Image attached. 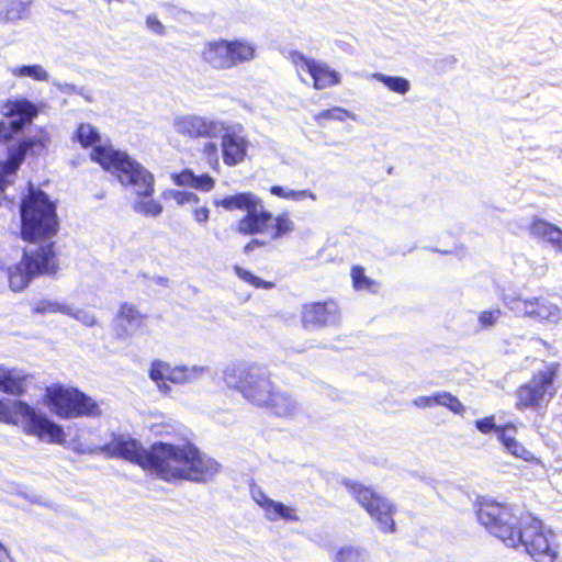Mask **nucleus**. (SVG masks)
Segmentation results:
<instances>
[{
  "label": "nucleus",
  "instance_id": "obj_1",
  "mask_svg": "<svg viewBox=\"0 0 562 562\" xmlns=\"http://www.w3.org/2000/svg\"><path fill=\"white\" fill-rule=\"evenodd\" d=\"M38 108L26 98H11L0 103V114L11 119L0 121V166L7 172H16L26 155L38 156L47 150L50 142L49 133L40 127L34 136L14 139L26 125L38 115Z\"/></svg>",
  "mask_w": 562,
  "mask_h": 562
},
{
  "label": "nucleus",
  "instance_id": "obj_2",
  "mask_svg": "<svg viewBox=\"0 0 562 562\" xmlns=\"http://www.w3.org/2000/svg\"><path fill=\"white\" fill-rule=\"evenodd\" d=\"M225 381L247 402L277 417H291L296 412L295 400L274 384L272 373L266 366L250 363L234 367L225 371Z\"/></svg>",
  "mask_w": 562,
  "mask_h": 562
},
{
  "label": "nucleus",
  "instance_id": "obj_3",
  "mask_svg": "<svg viewBox=\"0 0 562 562\" xmlns=\"http://www.w3.org/2000/svg\"><path fill=\"white\" fill-rule=\"evenodd\" d=\"M89 157L104 171L114 175L121 184L133 188L137 196L133 204L135 212L150 217L162 213V205L151 199L155 192L154 175L142 164L133 160L126 151L114 149L112 146H98L90 151Z\"/></svg>",
  "mask_w": 562,
  "mask_h": 562
},
{
  "label": "nucleus",
  "instance_id": "obj_4",
  "mask_svg": "<svg viewBox=\"0 0 562 562\" xmlns=\"http://www.w3.org/2000/svg\"><path fill=\"white\" fill-rule=\"evenodd\" d=\"M220 464L206 457L193 442L182 445L156 442L153 474L167 483L189 481L204 483L218 472Z\"/></svg>",
  "mask_w": 562,
  "mask_h": 562
},
{
  "label": "nucleus",
  "instance_id": "obj_5",
  "mask_svg": "<svg viewBox=\"0 0 562 562\" xmlns=\"http://www.w3.org/2000/svg\"><path fill=\"white\" fill-rule=\"evenodd\" d=\"M215 206H222L226 211H244L245 214L236 222V232L243 236H256L265 234L270 227V238L280 239L290 235L295 229V223L288 211L277 216L266 209L261 198L252 192H240L226 195L214 202Z\"/></svg>",
  "mask_w": 562,
  "mask_h": 562
},
{
  "label": "nucleus",
  "instance_id": "obj_6",
  "mask_svg": "<svg viewBox=\"0 0 562 562\" xmlns=\"http://www.w3.org/2000/svg\"><path fill=\"white\" fill-rule=\"evenodd\" d=\"M60 228L56 202L40 188L29 184L20 202V235L36 243L52 239Z\"/></svg>",
  "mask_w": 562,
  "mask_h": 562
},
{
  "label": "nucleus",
  "instance_id": "obj_7",
  "mask_svg": "<svg viewBox=\"0 0 562 562\" xmlns=\"http://www.w3.org/2000/svg\"><path fill=\"white\" fill-rule=\"evenodd\" d=\"M60 228L56 202L40 188L29 184L20 202V235L36 243L52 239Z\"/></svg>",
  "mask_w": 562,
  "mask_h": 562
},
{
  "label": "nucleus",
  "instance_id": "obj_8",
  "mask_svg": "<svg viewBox=\"0 0 562 562\" xmlns=\"http://www.w3.org/2000/svg\"><path fill=\"white\" fill-rule=\"evenodd\" d=\"M24 422V432L48 443H63L65 431L63 427L38 413L29 403L18 400L9 402L0 398V422L8 425H18Z\"/></svg>",
  "mask_w": 562,
  "mask_h": 562
},
{
  "label": "nucleus",
  "instance_id": "obj_9",
  "mask_svg": "<svg viewBox=\"0 0 562 562\" xmlns=\"http://www.w3.org/2000/svg\"><path fill=\"white\" fill-rule=\"evenodd\" d=\"M43 403L60 419L99 418L103 414L99 402L92 396L61 383L45 387Z\"/></svg>",
  "mask_w": 562,
  "mask_h": 562
},
{
  "label": "nucleus",
  "instance_id": "obj_10",
  "mask_svg": "<svg viewBox=\"0 0 562 562\" xmlns=\"http://www.w3.org/2000/svg\"><path fill=\"white\" fill-rule=\"evenodd\" d=\"M559 371V362L548 363L543 370L533 373L529 382L517 386L514 392L516 409L543 412L557 395L554 382Z\"/></svg>",
  "mask_w": 562,
  "mask_h": 562
},
{
  "label": "nucleus",
  "instance_id": "obj_11",
  "mask_svg": "<svg viewBox=\"0 0 562 562\" xmlns=\"http://www.w3.org/2000/svg\"><path fill=\"white\" fill-rule=\"evenodd\" d=\"M518 541L508 543L507 547L518 548L522 546L535 562H557V544L548 537L543 522L527 513L519 517V526L514 532Z\"/></svg>",
  "mask_w": 562,
  "mask_h": 562
},
{
  "label": "nucleus",
  "instance_id": "obj_12",
  "mask_svg": "<svg viewBox=\"0 0 562 562\" xmlns=\"http://www.w3.org/2000/svg\"><path fill=\"white\" fill-rule=\"evenodd\" d=\"M342 484L352 498L375 521L381 532L394 533L396 531L394 515L397 509L389 498L357 481L345 480Z\"/></svg>",
  "mask_w": 562,
  "mask_h": 562
},
{
  "label": "nucleus",
  "instance_id": "obj_13",
  "mask_svg": "<svg viewBox=\"0 0 562 562\" xmlns=\"http://www.w3.org/2000/svg\"><path fill=\"white\" fill-rule=\"evenodd\" d=\"M475 515L479 522L506 546L514 543V540L518 541V537L514 532L519 526V519H516L509 506L482 498L475 505Z\"/></svg>",
  "mask_w": 562,
  "mask_h": 562
},
{
  "label": "nucleus",
  "instance_id": "obj_14",
  "mask_svg": "<svg viewBox=\"0 0 562 562\" xmlns=\"http://www.w3.org/2000/svg\"><path fill=\"white\" fill-rule=\"evenodd\" d=\"M101 451L109 458L122 459L138 465L144 471L153 472L156 456V442L148 449L136 439L124 435H112Z\"/></svg>",
  "mask_w": 562,
  "mask_h": 562
},
{
  "label": "nucleus",
  "instance_id": "obj_15",
  "mask_svg": "<svg viewBox=\"0 0 562 562\" xmlns=\"http://www.w3.org/2000/svg\"><path fill=\"white\" fill-rule=\"evenodd\" d=\"M290 59L295 67L301 68L311 76L313 88L316 90L327 89L340 82V74L326 63L308 58L297 50L290 52Z\"/></svg>",
  "mask_w": 562,
  "mask_h": 562
},
{
  "label": "nucleus",
  "instance_id": "obj_16",
  "mask_svg": "<svg viewBox=\"0 0 562 562\" xmlns=\"http://www.w3.org/2000/svg\"><path fill=\"white\" fill-rule=\"evenodd\" d=\"M340 312L334 299L305 303L301 310V323L305 329L323 328L339 319Z\"/></svg>",
  "mask_w": 562,
  "mask_h": 562
},
{
  "label": "nucleus",
  "instance_id": "obj_17",
  "mask_svg": "<svg viewBox=\"0 0 562 562\" xmlns=\"http://www.w3.org/2000/svg\"><path fill=\"white\" fill-rule=\"evenodd\" d=\"M148 376L153 382H155L161 394L168 395L171 393V387L167 382H171L173 384H186L191 382L193 373L187 367H171L168 362L155 359L150 362Z\"/></svg>",
  "mask_w": 562,
  "mask_h": 562
},
{
  "label": "nucleus",
  "instance_id": "obj_18",
  "mask_svg": "<svg viewBox=\"0 0 562 562\" xmlns=\"http://www.w3.org/2000/svg\"><path fill=\"white\" fill-rule=\"evenodd\" d=\"M512 310L516 311L520 317H527L541 324L558 323L561 315L559 306L544 297L515 299Z\"/></svg>",
  "mask_w": 562,
  "mask_h": 562
},
{
  "label": "nucleus",
  "instance_id": "obj_19",
  "mask_svg": "<svg viewBox=\"0 0 562 562\" xmlns=\"http://www.w3.org/2000/svg\"><path fill=\"white\" fill-rule=\"evenodd\" d=\"M22 257L26 260L32 271L38 276H54L59 269L56 243L48 239L35 249L24 251Z\"/></svg>",
  "mask_w": 562,
  "mask_h": 562
},
{
  "label": "nucleus",
  "instance_id": "obj_20",
  "mask_svg": "<svg viewBox=\"0 0 562 562\" xmlns=\"http://www.w3.org/2000/svg\"><path fill=\"white\" fill-rule=\"evenodd\" d=\"M175 130L189 138H213L218 134L217 123L195 114H186L175 120Z\"/></svg>",
  "mask_w": 562,
  "mask_h": 562
},
{
  "label": "nucleus",
  "instance_id": "obj_21",
  "mask_svg": "<svg viewBox=\"0 0 562 562\" xmlns=\"http://www.w3.org/2000/svg\"><path fill=\"white\" fill-rule=\"evenodd\" d=\"M247 138L234 128H227L221 138L223 161L233 167L241 164L248 150Z\"/></svg>",
  "mask_w": 562,
  "mask_h": 562
},
{
  "label": "nucleus",
  "instance_id": "obj_22",
  "mask_svg": "<svg viewBox=\"0 0 562 562\" xmlns=\"http://www.w3.org/2000/svg\"><path fill=\"white\" fill-rule=\"evenodd\" d=\"M147 315L143 314L134 304L123 302L113 321V330L115 337L125 339L131 336L130 327H140Z\"/></svg>",
  "mask_w": 562,
  "mask_h": 562
},
{
  "label": "nucleus",
  "instance_id": "obj_23",
  "mask_svg": "<svg viewBox=\"0 0 562 562\" xmlns=\"http://www.w3.org/2000/svg\"><path fill=\"white\" fill-rule=\"evenodd\" d=\"M506 429H512L514 432H516L517 428L514 424H507L501 426L498 429V440L505 447L506 451L517 459H521L533 467L543 469V461L529 449H527L514 436L506 435Z\"/></svg>",
  "mask_w": 562,
  "mask_h": 562
},
{
  "label": "nucleus",
  "instance_id": "obj_24",
  "mask_svg": "<svg viewBox=\"0 0 562 562\" xmlns=\"http://www.w3.org/2000/svg\"><path fill=\"white\" fill-rule=\"evenodd\" d=\"M29 374L16 367L0 364V392L21 397L26 392Z\"/></svg>",
  "mask_w": 562,
  "mask_h": 562
},
{
  "label": "nucleus",
  "instance_id": "obj_25",
  "mask_svg": "<svg viewBox=\"0 0 562 562\" xmlns=\"http://www.w3.org/2000/svg\"><path fill=\"white\" fill-rule=\"evenodd\" d=\"M202 59L213 69H231L232 63L228 57L226 40H217L205 43L201 53Z\"/></svg>",
  "mask_w": 562,
  "mask_h": 562
},
{
  "label": "nucleus",
  "instance_id": "obj_26",
  "mask_svg": "<svg viewBox=\"0 0 562 562\" xmlns=\"http://www.w3.org/2000/svg\"><path fill=\"white\" fill-rule=\"evenodd\" d=\"M7 276L9 286L13 292L24 291L32 280L36 278L35 273L23 257H21L16 263L8 267Z\"/></svg>",
  "mask_w": 562,
  "mask_h": 562
},
{
  "label": "nucleus",
  "instance_id": "obj_27",
  "mask_svg": "<svg viewBox=\"0 0 562 562\" xmlns=\"http://www.w3.org/2000/svg\"><path fill=\"white\" fill-rule=\"evenodd\" d=\"M528 231L532 237L546 240L552 246L560 241L559 237L562 233L560 227L539 217L531 220Z\"/></svg>",
  "mask_w": 562,
  "mask_h": 562
},
{
  "label": "nucleus",
  "instance_id": "obj_28",
  "mask_svg": "<svg viewBox=\"0 0 562 562\" xmlns=\"http://www.w3.org/2000/svg\"><path fill=\"white\" fill-rule=\"evenodd\" d=\"M226 46L228 50V57L232 63V68L239 64L250 61L255 58L256 48L249 42L239 40H226Z\"/></svg>",
  "mask_w": 562,
  "mask_h": 562
},
{
  "label": "nucleus",
  "instance_id": "obj_29",
  "mask_svg": "<svg viewBox=\"0 0 562 562\" xmlns=\"http://www.w3.org/2000/svg\"><path fill=\"white\" fill-rule=\"evenodd\" d=\"M350 277L352 288L356 291H366L371 294H376L381 289V283L368 277L362 266H352L350 269Z\"/></svg>",
  "mask_w": 562,
  "mask_h": 562
},
{
  "label": "nucleus",
  "instance_id": "obj_30",
  "mask_svg": "<svg viewBox=\"0 0 562 562\" xmlns=\"http://www.w3.org/2000/svg\"><path fill=\"white\" fill-rule=\"evenodd\" d=\"M72 140L79 143L85 149L101 146V135L90 123L78 124L74 133ZM93 149H91V151Z\"/></svg>",
  "mask_w": 562,
  "mask_h": 562
},
{
  "label": "nucleus",
  "instance_id": "obj_31",
  "mask_svg": "<svg viewBox=\"0 0 562 562\" xmlns=\"http://www.w3.org/2000/svg\"><path fill=\"white\" fill-rule=\"evenodd\" d=\"M14 77H29L36 81H45L48 78L46 70L40 65H24L11 69Z\"/></svg>",
  "mask_w": 562,
  "mask_h": 562
},
{
  "label": "nucleus",
  "instance_id": "obj_32",
  "mask_svg": "<svg viewBox=\"0 0 562 562\" xmlns=\"http://www.w3.org/2000/svg\"><path fill=\"white\" fill-rule=\"evenodd\" d=\"M374 77L382 82L389 90L405 94L409 90V81L403 77L386 76L383 74H376Z\"/></svg>",
  "mask_w": 562,
  "mask_h": 562
},
{
  "label": "nucleus",
  "instance_id": "obj_33",
  "mask_svg": "<svg viewBox=\"0 0 562 562\" xmlns=\"http://www.w3.org/2000/svg\"><path fill=\"white\" fill-rule=\"evenodd\" d=\"M270 519H283L286 521H297L299 517L295 514V510L291 507L285 506L281 502H276L270 506V509L266 513Z\"/></svg>",
  "mask_w": 562,
  "mask_h": 562
},
{
  "label": "nucleus",
  "instance_id": "obj_34",
  "mask_svg": "<svg viewBox=\"0 0 562 562\" xmlns=\"http://www.w3.org/2000/svg\"><path fill=\"white\" fill-rule=\"evenodd\" d=\"M334 562H366V558L362 553V551L352 546H347L340 548L335 557Z\"/></svg>",
  "mask_w": 562,
  "mask_h": 562
},
{
  "label": "nucleus",
  "instance_id": "obj_35",
  "mask_svg": "<svg viewBox=\"0 0 562 562\" xmlns=\"http://www.w3.org/2000/svg\"><path fill=\"white\" fill-rule=\"evenodd\" d=\"M349 116V113L347 110L334 106L327 110H323L314 115V121L318 124H323L327 121H339L344 122Z\"/></svg>",
  "mask_w": 562,
  "mask_h": 562
},
{
  "label": "nucleus",
  "instance_id": "obj_36",
  "mask_svg": "<svg viewBox=\"0 0 562 562\" xmlns=\"http://www.w3.org/2000/svg\"><path fill=\"white\" fill-rule=\"evenodd\" d=\"M236 274L240 280L248 283L249 285L256 288V289H272L274 286V283L271 281H265L260 279L259 277L255 276L252 272L245 270L240 267L235 268Z\"/></svg>",
  "mask_w": 562,
  "mask_h": 562
},
{
  "label": "nucleus",
  "instance_id": "obj_37",
  "mask_svg": "<svg viewBox=\"0 0 562 562\" xmlns=\"http://www.w3.org/2000/svg\"><path fill=\"white\" fill-rule=\"evenodd\" d=\"M437 405L443 406L457 415H462L464 413V406L462 403L450 392H438Z\"/></svg>",
  "mask_w": 562,
  "mask_h": 562
},
{
  "label": "nucleus",
  "instance_id": "obj_38",
  "mask_svg": "<svg viewBox=\"0 0 562 562\" xmlns=\"http://www.w3.org/2000/svg\"><path fill=\"white\" fill-rule=\"evenodd\" d=\"M162 196L172 199L177 205L198 204L200 202V198L195 193L181 190L166 191Z\"/></svg>",
  "mask_w": 562,
  "mask_h": 562
},
{
  "label": "nucleus",
  "instance_id": "obj_39",
  "mask_svg": "<svg viewBox=\"0 0 562 562\" xmlns=\"http://www.w3.org/2000/svg\"><path fill=\"white\" fill-rule=\"evenodd\" d=\"M170 178H171L173 184H176L178 187L192 188L193 180H194V172L191 169L186 168L178 172H172L170 175Z\"/></svg>",
  "mask_w": 562,
  "mask_h": 562
},
{
  "label": "nucleus",
  "instance_id": "obj_40",
  "mask_svg": "<svg viewBox=\"0 0 562 562\" xmlns=\"http://www.w3.org/2000/svg\"><path fill=\"white\" fill-rule=\"evenodd\" d=\"M215 187V179L207 173L194 175L192 188L199 191L209 192Z\"/></svg>",
  "mask_w": 562,
  "mask_h": 562
},
{
  "label": "nucleus",
  "instance_id": "obj_41",
  "mask_svg": "<svg viewBox=\"0 0 562 562\" xmlns=\"http://www.w3.org/2000/svg\"><path fill=\"white\" fill-rule=\"evenodd\" d=\"M502 315V311L499 308L482 311L479 314V323L481 327L487 328L496 324L498 318Z\"/></svg>",
  "mask_w": 562,
  "mask_h": 562
},
{
  "label": "nucleus",
  "instance_id": "obj_42",
  "mask_svg": "<svg viewBox=\"0 0 562 562\" xmlns=\"http://www.w3.org/2000/svg\"><path fill=\"white\" fill-rule=\"evenodd\" d=\"M474 425L475 428L484 435H487L492 431L498 434V429L501 427L495 425V418L493 415L475 420Z\"/></svg>",
  "mask_w": 562,
  "mask_h": 562
},
{
  "label": "nucleus",
  "instance_id": "obj_43",
  "mask_svg": "<svg viewBox=\"0 0 562 562\" xmlns=\"http://www.w3.org/2000/svg\"><path fill=\"white\" fill-rule=\"evenodd\" d=\"M59 311V305L56 302L41 300L34 303L32 306V313L33 314H49V313H56Z\"/></svg>",
  "mask_w": 562,
  "mask_h": 562
},
{
  "label": "nucleus",
  "instance_id": "obj_44",
  "mask_svg": "<svg viewBox=\"0 0 562 562\" xmlns=\"http://www.w3.org/2000/svg\"><path fill=\"white\" fill-rule=\"evenodd\" d=\"M306 198H310V199H315V195L312 191L310 190H289L288 191V198L286 200H294V201H300V200H304Z\"/></svg>",
  "mask_w": 562,
  "mask_h": 562
},
{
  "label": "nucleus",
  "instance_id": "obj_45",
  "mask_svg": "<svg viewBox=\"0 0 562 562\" xmlns=\"http://www.w3.org/2000/svg\"><path fill=\"white\" fill-rule=\"evenodd\" d=\"M146 24L156 34H158V35H164L165 34V26L162 25V23L156 16L148 15L146 18Z\"/></svg>",
  "mask_w": 562,
  "mask_h": 562
},
{
  "label": "nucleus",
  "instance_id": "obj_46",
  "mask_svg": "<svg viewBox=\"0 0 562 562\" xmlns=\"http://www.w3.org/2000/svg\"><path fill=\"white\" fill-rule=\"evenodd\" d=\"M256 503L267 513L270 509L273 499L269 498L262 491H258L254 495Z\"/></svg>",
  "mask_w": 562,
  "mask_h": 562
},
{
  "label": "nucleus",
  "instance_id": "obj_47",
  "mask_svg": "<svg viewBox=\"0 0 562 562\" xmlns=\"http://www.w3.org/2000/svg\"><path fill=\"white\" fill-rule=\"evenodd\" d=\"M193 218L200 224H205L210 218V209L207 206L195 207Z\"/></svg>",
  "mask_w": 562,
  "mask_h": 562
},
{
  "label": "nucleus",
  "instance_id": "obj_48",
  "mask_svg": "<svg viewBox=\"0 0 562 562\" xmlns=\"http://www.w3.org/2000/svg\"><path fill=\"white\" fill-rule=\"evenodd\" d=\"M438 402V393H435L429 396H419L415 404L419 407H434L437 405Z\"/></svg>",
  "mask_w": 562,
  "mask_h": 562
},
{
  "label": "nucleus",
  "instance_id": "obj_49",
  "mask_svg": "<svg viewBox=\"0 0 562 562\" xmlns=\"http://www.w3.org/2000/svg\"><path fill=\"white\" fill-rule=\"evenodd\" d=\"M202 153L207 158L212 159L215 164H217V145L215 143L209 142L203 145Z\"/></svg>",
  "mask_w": 562,
  "mask_h": 562
},
{
  "label": "nucleus",
  "instance_id": "obj_50",
  "mask_svg": "<svg viewBox=\"0 0 562 562\" xmlns=\"http://www.w3.org/2000/svg\"><path fill=\"white\" fill-rule=\"evenodd\" d=\"M15 172H7L1 166H0V193H3L5 189L12 183L11 180L8 179V175H14Z\"/></svg>",
  "mask_w": 562,
  "mask_h": 562
},
{
  "label": "nucleus",
  "instance_id": "obj_51",
  "mask_svg": "<svg viewBox=\"0 0 562 562\" xmlns=\"http://www.w3.org/2000/svg\"><path fill=\"white\" fill-rule=\"evenodd\" d=\"M263 246H266V241L263 239L252 238L244 246V252L248 254Z\"/></svg>",
  "mask_w": 562,
  "mask_h": 562
},
{
  "label": "nucleus",
  "instance_id": "obj_52",
  "mask_svg": "<svg viewBox=\"0 0 562 562\" xmlns=\"http://www.w3.org/2000/svg\"><path fill=\"white\" fill-rule=\"evenodd\" d=\"M288 191L286 189H284L283 187L281 186H272L270 187L269 189V192L274 195V196H278V198H281V199H285L288 198Z\"/></svg>",
  "mask_w": 562,
  "mask_h": 562
},
{
  "label": "nucleus",
  "instance_id": "obj_53",
  "mask_svg": "<svg viewBox=\"0 0 562 562\" xmlns=\"http://www.w3.org/2000/svg\"><path fill=\"white\" fill-rule=\"evenodd\" d=\"M82 323L87 326H94L97 324V319L93 315H85L81 318Z\"/></svg>",
  "mask_w": 562,
  "mask_h": 562
},
{
  "label": "nucleus",
  "instance_id": "obj_54",
  "mask_svg": "<svg viewBox=\"0 0 562 562\" xmlns=\"http://www.w3.org/2000/svg\"><path fill=\"white\" fill-rule=\"evenodd\" d=\"M0 550L5 551V548L3 547V544L1 542H0Z\"/></svg>",
  "mask_w": 562,
  "mask_h": 562
}]
</instances>
